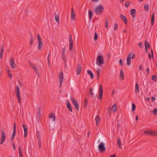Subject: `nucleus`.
I'll use <instances>...</instances> for the list:
<instances>
[{
  "instance_id": "774afa93",
  "label": "nucleus",
  "mask_w": 157,
  "mask_h": 157,
  "mask_svg": "<svg viewBox=\"0 0 157 157\" xmlns=\"http://www.w3.org/2000/svg\"><path fill=\"white\" fill-rule=\"evenodd\" d=\"M7 71V73H8V75L11 74V71L10 70L8 69Z\"/></svg>"
},
{
  "instance_id": "4c0bfd02",
  "label": "nucleus",
  "mask_w": 157,
  "mask_h": 157,
  "mask_svg": "<svg viewBox=\"0 0 157 157\" xmlns=\"http://www.w3.org/2000/svg\"><path fill=\"white\" fill-rule=\"evenodd\" d=\"M118 25L117 24V23L115 24H114V27H113L114 30L115 31H116L118 29Z\"/></svg>"
},
{
  "instance_id": "aec40b11",
  "label": "nucleus",
  "mask_w": 157,
  "mask_h": 157,
  "mask_svg": "<svg viewBox=\"0 0 157 157\" xmlns=\"http://www.w3.org/2000/svg\"><path fill=\"white\" fill-rule=\"evenodd\" d=\"M16 133V125L15 123H14L13 127V131L12 136L15 137Z\"/></svg>"
},
{
  "instance_id": "473e14b6",
  "label": "nucleus",
  "mask_w": 157,
  "mask_h": 157,
  "mask_svg": "<svg viewBox=\"0 0 157 157\" xmlns=\"http://www.w3.org/2000/svg\"><path fill=\"white\" fill-rule=\"evenodd\" d=\"M151 130H146L144 131V133L147 135H151Z\"/></svg>"
},
{
  "instance_id": "e433bc0d",
  "label": "nucleus",
  "mask_w": 157,
  "mask_h": 157,
  "mask_svg": "<svg viewBox=\"0 0 157 157\" xmlns=\"http://www.w3.org/2000/svg\"><path fill=\"white\" fill-rule=\"evenodd\" d=\"M112 109L114 112L116 111L117 110V107L116 105L115 104H113L112 107Z\"/></svg>"
},
{
  "instance_id": "79ce46f5",
  "label": "nucleus",
  "mask_w": 157,
  "mask_h": 157,
  "mask_svg": "<svg viewBox=\"0 0 157 157\" xmlns=\"http://www.w3.org/2000/svg\"><path fill=\"white\" fill-rule=\"evenodd\" d=\"M41 107H38V109L37 110V115L38 116H39L40 115Z\"/></svg>"
},
{
  "instance_id": "ddd939ff",
  "label": "nucleus",
  "mask_w": 157,
  "mask_h": 157,
  "mask_svg": "<svg viewBox=\"0 0 157 157\" xmlns=\"http://www.w3.org/2000/svg\"><path fill=\"white\" fill-rule=\"evenodd\" d=\"M66 106L68 110L71 112H72V109L71 105L68 100L67 101Z\"/></svg>"
},
{
  "instance_id": "680f3d73",
  "label": "nucleus",
  "mask_w": 157,
  "mask_h": 157,
  "mask_svg": "<svg viewBox=\"0 0 157 157\" xmlns=\"http://www.w3.org/2000/svg\"><path fill=\"white\" fill-rule=\"evenodd\" d=\"M155 97H151V101H155Z\"/></svg>"
},
{
  "instance_id": "a18cd8bd",
  "label": "nucleus",
  "mask_w": 157,
  "mask_h": 157,
  "mask_svg": "<svg viewBox=\"0 0 157 157\" xmlns=\"http://www.w3.org/2000/svg\"><path fill=\"white\" fill-rule=\"evenodd\" d=\"M98 38V34L96 33H94V40H97Z\"/></svg>"
},
{
  "instance_id": "2eb2a0df",
  "label": "nucleus",
  "mask_w": 157,
  "mask_h": 157,
  "mask_svg": "<svg viewBox=\"0 0 157 157\" xmlns=\"http://www.w3.org/2000/svg\"><path fill=\"white\" fill-rule=\"evenodd\" d=\"M130 14L133 18L135 17L136 10L135 9H132L130 11Z\"/></svg>"
},
{
  "instance_id": "338daca9",
  "label": "nucleus",
  "mask_w": 157,
  "mask_h": 157,
  "mask_svg": "<svg viewBox=\"0 0 157 157\" xmlns=\"http://www.w3.org/2000/svg\"><path fill=\"white\" fill-rule=\"evenodd\" d=\"M140 70L142 71V68H143V66L142 65H140Z\"/></svg>"
},
{
  "instance_id": "09e8293b",
  "label": "nucleus",
  "mask_w": 157,
  "mask_h": 157,
  "mask_svg": "<svg viewBox=\"0 0 157 157\" xmlns=\"http://www.w3.org/2000/svg\"><path fill=\"white\" fill-rule=\"evenodd\" d=\"M38 143L39 147L40 148L41 146V142L40 139H39L38 140Z\"/></svg>"
},
{
  "instance_id": "c756f323",
  "label": "nucleus",
  "mask_w": 157,
  "mask_h": 157,
  "mask_svg": "<svg viewBox=\"0 0 157 157\" xmlns=\"http://www.w3.org/2000/svg\"><path fill=\"white\" fill-rule=\"evenodd\" d=\"M69 43L70 44H73V41L72 39L71 35V34L69 35Z\"/></svg>"
},
{
  "instance_id": "8fccbe9b",
  "label": "nucleus",
  "mask_w": 157,
  "mask_h": 157,
  "mask_svg": "<svg viewBox=\"0 0 157 157\" xmlns=\"http://www.w3.org/2000/svg\"><path fill=\"white\" fill-rule=\"evenodd\" d=\"M130 5V2H126L125 3V6L126 7H128Z\"/></svg>"
},
{
  "instance_id": "393cba45",
  "label": "nucleus",
  "mask_w": 157,
  "mask_h": 157,
  "mask_svg": "<svg viewBox=\"0 0 157 157\" xmlns=\"http://www.w3.org/2000/svg\"><path fill=\"white\" fill-rule=\"evenodd\" d=\"M120 73V76L121 77V79L122 80H123L124 79V74L123 71L122 70H121Z\"/></svg>"
},
{
  "instance_id": "de8ad7c7",
  "label": "nucleus",
  "mask_w": 157,
  "mask_h": 157,
  "mask_svg": "<svg viewBox=\"0 0 157 157\" xmlns=\"http://www.w3.org/2000/svg\"><path fill=\"white\" fill-rule=\"evenodd\" d=\"M145 52H147V41L146 40H145Z\"/></svg>"
},
{
  "instance_id": "c9c22d12",
  "label": "nucleus",
  "mask_w": 157,
  "mask_h": 157,
  "mask_svg": "<svg viewBox=\"0 0 157 157\" xmlns=\"http://www.w3.org/2000/svg\"><path fill=\"white\" fill-rule=\"evenodd\" d=\"M112 112V109L111 107H109L107 109V114L109 116H110L111 113Z\"/></svg>"
},
{
  "instance_id": "2f4dec72",
  "label": "nucleus",
  "mask_w": 157,
  "mask_h": 157,
  "mask_svg": "<svg viewBox=\"0 0 157 157\" xmlns=\"http://www.w3.org/2000/svg\"><path fill=\"white\" fill-rule=\"evenodd\" d=\"M19 153V157H23L21 149V147L20 146L18 148Z\"/></svg>"
},
{
  "instance_id": "69168bd1",
  "label": "nucleus",
  "mask_w": 157,
  "mask_h": 157,
  "mask_svg": "<svg viewBox=\"0 0 157 157\" xmlns=\"http://www.w3.org/2000/svg\"><path fill=\"white\" fill-rule=\"evenodd\" d=\"M65 47H64L62 50V53H65Z\"/></svg>"
},
{
  "instance_id": "6ab92c4d",
  "label": "nucleus",
  "mask_w": 157,
  "mask_h": 157,
  "mask_svg": "<svg viewBox=\"0 0 157 157\" xmlns=\"http://www.w3.org/2000/svg\"><path fill=\"white\" fill-rule=\"evenodd\" d=\"M4 50V47L2 45L1 47V50L0 52V58L2 59L3 57V53Z\"/></svg>"
},
{
  "instance_id": "39448f33",
  "label": "nucleus",
  "mask_w": 157,
  "mask_h": 157,
  "mask_svg": "<svg viewBox=\"0 0 157 157\" xmlns=\"http://www.w3.org/2000/svg\"><path fill=\"white\" fill-rule=\"evenodd\" d=\"M71 100L72 104L74 105L76 110L78 111L79 109V107L77 100L74 99L73 98H71Z\"/></svg>"
},
{
  "instance_id": "5701e85b",
  "label": "nucleus",
  "mask_w": 157,
  "mask_h": 157,
  "mask_svg": "<svg viewBox=\"0 0 157 157\" xmlns=\"http://www.w3.org/2000/svg\"><path fill=\"white\" fill-rule=\"evenodd\" d=\"M139 90V86L138 84L137 83H136L135 84V93L136 94L138 93V91Z\"/></svg>"
},
{
  "instance_id": "ea45409f",
  "label": "nucleus",
  "mask_w": 157,
  "mask_h": 157,
  "mask_svg": "<svg viewBox=\"0 0 157 157\" xmlns=\"http://www.w3.org/2000/svg\"><path fill=\"white\" fill-rule=\"evenodd\" d=\"M31 38L30 40V44L31 45H32L33 42V37L32 34L31 33Z\"/></svg>"
},
{
  "instance_id": "13d9d810",
  "label": "nucleus",
  "mask_w": 157,
  "mask_h": 157,
  "mask_svg": "<svg viewBox=\"0 0 157 157\" xmlns=\"http://www.w3.org/2000/svg\"><path fill=\"white\" fill-rule=\"evenodd\" d=\"M12 144V145H13V148L14 150H15L16 149V146H15V144L13 143Z\"/></svg>"
},
{
  "instance_id": "864d4df0",
  "label": "nucleus",
  "mask_w": 157,
  "mask_h": 157,
  "mask_svg": "<svg viewBox=\"0 0 157 157\" xmlns=\"http://www.w3.org/2000/svg\"><path fill=\"white\" fill-rule=\"evenodd\" d=\"M62 56L63 59H65V58H66L65 53H62Z\"/></svg>"
},
{
  "instance_id": "1a4fd4ad",
  "label": "nucleus",
  "mask_w": 157,
  "mask_h": 157,
  "mask_svg": "<svg viewBox=\"0 0 157 157\" xmlns=\"http://www.w3.org/2000/svg\"><path fill=\"white\" fill-rule=\"evenodd\" d=\"M132 55V53L131 52L128 56V57L126 59L127 63V65L128 66H130L131 65V60Z\"/></svg>"
},
{
  "instance_id": "3c124183",
  "label": "nucleus",
  "mask_w": 157,
  "mask_h": 157,
  "mask_svg": "<svg viewBox=\"0 0 157 157\" xmlns=\"http://www.w3.org/2000/svg\"><path fill=\"white\" fill-rule=\"evenodd\" d=\"M69 49L71 51L73 49V44H70L69 45Z\"/></svg>"
},
{
  "instance_id": "7ed1b4c3",
  "label": "nucleus",
  "mask_w": 157,
  "mask_h": 157,
  "mask_svg": "<svg viewBox=\"0 0 157 157\" xmlns=\"http://www.w3.org/2000/svg\"><path fill=\"white\" fill-rule=\"evenodd\" d=\"M15 93L16 96L18 101V102L20 103H21V97L20 94L19 88L18 85H17L16 86Z\"/></svg>"
},
{
  "instance_id": "a878e982",
  "label": "nucleus",
  "mask_w": 157,
  "mask_h": 157,
  "mask_svg": "<svg viewBox=\"0 0 157 157\" xmlns=\"http://www.w3.org/2000/svg\"><path fill=\"white\" fill-rule=\"evenodd\" d=\"M55 19L56 21L58 23L59 22V17L58 15L56 13L55 14Z\"/></svg>"
},
{
  "instance_id": "f03ea898",
  "label": "nucleus",
  "mask_w": 157,
  "mask_h": 157,
  "mask_svg": "<svg viewBox=\"0 0 157 157\" xmlns=\"http://www.w3.org/2000/svg\"><path fill=\"white\" fill-rule=\"evenodd\" d=\"M104 60L102 56H98L97 58L96 64L99 66L104 63Z\"/></svg>"
},
{
  "instance_id": "e2e57ef3",
  "label": "nucleus",
  "mask_w": 157,
  "mask_h": 157,
  "mask_svg": "<svg viewBox=\"0 0 157 157\" xmlns=\"http://www.w3.org/2000/svg\"><path fill=\"white\" fill-rule=\"evenodd\" d=\"M37 137L38 138H39V139H40V134H39L37 133Z\"/></svg>"
},
{
  "instance_id": "58836bf2",
  "label": "nucleus",
  "mask_w": 157,
  "mask_h": 157,
  "mask_svg": "<svg viewBox=\"0 0 157 157\" xmlns=\"http://www.w3.org/2000/svg\"><path fill=\"white\" fill-rule=\"evenodd\" d=\"M136 109V105L134 103L132 104V111L134 112Z\"/></svg>"
},
{
  "instance_id": "20e7f679",
  "label": "nucleus",
  "mask_w": 157,
  "mask_h": 157,
  "mask_svg": "<svg viewBox=\"0 0 157 157\" xmlns=\"http://www.w3.org/2000/svg\"><path fill=\"white\" fill-rule=\"evenodd\" d=\"M37 39L38 42V49L39 50H41L42 49L43 44L40 36L39 34L37 35Z\"/></svg>"
},
{
  "instance_id": "9d476101",
  "label": "nucleus",
  "mask_w": 157,
  "mask_h": 157,
  "mask_svg": "<svg viewBox=\"0 0 157 157\" xmlns=\"http://www.w3.org/2000/svg\"><path fill=\"white\" fill-rule=\"evenodd\" d=\"M22 126L24 130V135L25 138H26L28 134V128L25 124H23Z\"/></svg>"
},
{
  "instance_id": "a211bd4d",
  "label": "nucleus",
  "mask_w": 157,
  "mask_h": 157,
  "mask_svg": "<svg viewBox=\"0 0 157 157\" xmlns=\"http://www.w3.org/2000/svg\"><path fill=\"white\" fill-rule=\"evenodd\" d=\"M87 72V74L90 75V78L93 79L94 78V75L92 71L90 70H88Z\"/></svg>"
},
{
  "instance_id": "4468645a",
  "label": "nucleus",
  "mask_w": 157,
  "mask_h": 157,
  "mask_svg": "<svg viewBox=\"0 0 157 157\" xmlns=\"http://www.w3.org/2000/svg\"><path fill=\"white\" fill-rule=\"evenodd\" d=\"M75 12L73 8L71 9V20H75Z\"/></svg>"
},
{
  "instance_id": "f3484780",
  "label": "nucleus",
  "mask_w": 157,
  "mask_h": 157,
  "mask_svg": "<svg viewBox=\"0 0 157 157\" xmlns=\"http://www.w3.org/2000/svg\"><path fill=\"white\" fill-rule=\"evenodd\" d=\"M120 17L121 19L124 22L125 24L127 23V19L126 17L123 15H121Z\"/></svg>"
},
{
  "instance_id": "37998d69",
  "label": "nucleus",
  "mask_w": 157,
  "mask_h": 157,
  "mask_svg": "<svg viewBox=\"0 0 157 157\" xmlns=\"http://www.w3.org/2000/svg\"><path fill=\"white\" fill-rule=\"evenodd\" d=\"M152 79L154 81H155L157 79L156 76L155 75H153L151 77Z\"/></svg>"
},
{
  "instance_id": "bf43d9fd",
  "label": "nucleus",
  "mask_w": 157,
  "mask_h": 157,
  "mask_svg": "<svg viewBox=\"0 0 157 157\" xmlns=\"http://www.w3.org/2000/svg\"><path fill=\"white\" fill-rule=\"evenodd\" d=\"M138 45L141 48L142 47V43L141 42L139 43L138 44Z\"/></svg>"
},
{
  "instance_id": "f704fd0d",
  "label": "nucleus",
  "mask_w": 157,
  "mask_h": 157,
  "mask_svg": "<svg viewBox=\"0 0 157 157\" xmlns=\"http://www.w3.org/2000/svg\"><path fill=\"white\" fill-rule=\"evenodd\" d=\"M93 88H90L89 90V94L92 97H93L94 95V93L93 92Z\"/></svg>"
},
{
  "instance_id": "423d86ee",
  "label": "nucleus",
  "mask_w": 157,
  "mask_h": 157,
  "mask_svg": "<svg viewBox=\"0 0 157 157\" xmlns=\"http://www.w3.org/2000/svg\"><path fill=\"white\" fill-rule=\"evenodd\" d=\"M98 93V98L99 100H101L102 98L103 94V87L101 85H99Z\"/></svg>"
},
{
  "instance_id": "5fc2aeb1",
  "label": "nucleus",
  "mask_w": 157,
  "mask_h": 157,
  "mask_svg": "<svg viewBox=\"0 0 157 157\" xmlns=\"http://www.w3.org/2000/svg\"><path fill=\"white\" fill-rule=\"evenodd\" d=\"M105 27L106 28H107L108 25V22L107 21H105Z\"/></svg>"
},
{
  "instance_id": "4d7b16f0",
  "label": "nucleus",
  "mask_w": 157,
  "mask_h": 157,
  "mask_svg": "<svg viewBox=\"0 0 157 157\" xmlns=\"http://www.w3.org/2000/svg\"><path fill=\"white\" fill-rule=\"evenodd\" d=\"M147 48H148V49H149L150 48V45L148 42H147Z\"/></svg>"
},
{
  "instance_id": "72a5a7b5",
  "label": "nucleus",
  "mask_w": 157,
  "mask_h": 157,
  "mask_svg": "<svg viewBox=\"0 0 157 157\" xmlns=\"http://www.w3.org/2000/svg\"><path fill=\"white\" fill-rule=\"evenodd\" d=\"M117 141L118 147L119 148H121V143L120 140L119 139H117Z\"/></svg>"
},
{
  "instance_id": "f8f14e48",
  "label": "nucleus",
  "mask_w": 157,
  "mask_h": 157,
  "mask_svg": "<svg viewBox=\"0 0 157 157\" xmlns=\"http://www.w3.org/2000/svg\"><path fill=\"white\" fill-rule=\"evenodd\" d=\"M10 65L11 67L13 69H14L16 67V65L15 63L14 60L13 58L10 59Z\"/></svg>"
},
{
  "instance_id": "6e6d98bb",
  "label": "nucleus",
  "mask_w": 157,
  "mask_h": 157,
  "mask_svg": "<svg viewBox=\"0 0 157 157\" xmlns=\"http://www.w3.org/2000/svg\"><path fill=\"white\" fill-rule=\"evenodd\" d=\"M59 83H60V85H59V88H61V86L62 85V84L63 83V81H62V80H60V81H59Z\"/></svg>"
},
{
  "instance_id": "0e129e2a",
  "label": "nucleus",
  "mask_w": 157,
  "mask_h": 157,
  "mask_svg": "<svg viewBox=\"0 0 157 157\" xmlns=\"http://www.w3.org/2000/svg\"><path fill=\"white\" fill-rule=\"evenodd\" d=\"M149 71H150V70H149V68H147V69H146V71L147 74H148L149 73Z\"/></svg>"
},
{
  "instance_id": "052dcab7",
  "label": "nucleus",
  "mask_w": 157,
  "mask_h": 157,
  "mask_svg": "<svg viewBox=\"0 0 157 157\" xmlns=\"http://www.w3.org/2000/svg\"><path fill=\"white\" fill-rule=\"evenodd\" d=\"M151 53L152 55V58L154 57L153 54V51L152 49H151Z\"/></svg>"
},
{
  "instance_id": "412c9836",
  "label": "nucleus",
  "mask_w": 157,
  "mask_h": 157,
  "mask_svg": "<svg viewBox=\"0 0 157 157\" xmlns=\"http://www.w3.org/2000/svg\"><path fill=\"white\" fill-rule=\"evenodd\" d=\"M59 81H60V80H62V81H63V73L62 71H61L59 74Z\"/></svg>"
},
{
  "instance_id": "c85d7f7f",
  "label": "nucleus",
  "mask_w": 157,
  "mask_h": 157,
  "mask_svg": "<svg viewBox=\"0 0 157 157\" xmlns=\"http://www.w3.org/2000/svg\"><path fill=\"white\" fill-rule=\"evenodd\" d=\"M33 71L36 72V74L39 75V73L37 68L34 66H33V67H32Z\"/></svg>"
},
{
  "instance_id": "f257e3e1",
  "label": "nucleus",
  "mask_w": 157,
  "mask_h": 157,
  "mask_svg": "<svg viewBox=\"0 0 157 157\" xmlns=\"http://www.w3.org/2000/svg\"><path fill=\"white\" fill-rule=\"evenodd\" d=\"M94 10L95 13L100 15L102 13L104 10V8L102 5H99L95 7Z\"/></svg>"
},
{
  "instance_id": "603ef678",
  "label": "nucleus",
  "mask_w": 157,
  "mask_h": 157,
  "mask_svg": "<svg viewBox=\"0 0 157 157\" xmlns=\"http://www.w3.org/2000/svg\"><path fill=\"white\" fill-rule=\"evenodd\" d=\"M119 63L121 65H123V63L122 62V60L121 59H120L119 60Z\"/></svg>"
},
{
  "instance_id": "a19ab883",
  "label": "nucleus",
  "mask_w": 157,
  "mask_h": 157,
  "mask_svg": "<svg viewBox=\"0 0 157 157\" xmlns=\"http://www.w3.org/2000/svg\"><path fill=\"white\" fill-rule=\"evenodd\" d=\"M88 104V101L87 98H86L84 101V107L86 108Z\"/></svg>"
},
{
  "instance_id": "b1692460",
  "label": "nucleus",
  "mask_w": 157,
  "mask_h": 157,
  "mask_svg": "<svg viewBox=\"0 0 157 157\" xmlns=\"http://www.w3.org/2000/svg\"><path fill=\"white\" fill-rule=\"evenodd\" d=\"M88 14L89 19L90 20H91L92 19L93 15V14L92 12V11L90 10H89L88 11Z\"/></svg>"
},
{
  "instance_id": "dca6fc26",
  "label": "nucleus",
  "mask_w": 157,
  "mask_h": 157,
  "mask_svg": "<svg viewBox=\"0 0 157 157\" xmlns=\"http://www.w3.org/2000/svg\"><path fill=\"white\" fill-rule=\"evenodd\" d=\"M95 120L96 125H99L100 122V117L98 116H97L95 117Z\"/></svg>"
},
{
  "instance_id": "4be33fe9",
  "label": "nucleus",
  "mask_w": 157,
  "mask_h": 157,
  "mask_svg": "<svg viewBox=\"0 0 157 157\" xmlns=\"http://www.w3.org/2000/svg\"><path fill=\"white\" fill-rule=\"evenodd\" d=\"M154 20H155V13H153L151 15V25L152 26L154 24Z\"/></svg>"
},
{
  "instance_id": "bb28decb",
  "label": "nucleus",
  "mask_w": 157,
  "mask_h": 157,
  "mask_svg": "<svg viewBox=\"0 0 157 157\" xmlns=\"http://www.w3.org/2000/svg\"><path fill=\"white\" fill-rule=\"evenodd\" d=\"M49 117L50 118H53V119L52 120V121H55L56 119V117L55 116V115L54 113H51L49 116Z\"/></svg>"
},
{
  "instance_id": "9b49d317",
  "label": "nucleus",
  "mask_w": 157,
  "mask_h": 157,
  "mask_svg": "<svg viewBox=\"0 0 157 157\" xmlns=\"http://www.w3.org/2000/svg\"><path fill=\"white\" fill-rule=\"evenodd\" d=\"M78 67L76 69V73L77 75H79L81 72L82 67L81 64L78 63L77 65Z\"/></svg>"
},
{
  "instance_id": "7c9ffc66",
  "label": "nucleus",
  "mask_w": 157,
  "mask_h": 157,
  "mask_svg": "<svg viewBox=\"0 0 157 157\" xmlns=\"http://www.w3.org/2000/svg\"><path fill=\"white\" fill-rule=\"evenodd\" d=\"M151 136H157V131L151 130Z\"/></svg>"
},
{
  "instance_id": "c03bdc74",
  "label": "nucleus",
  "mask_w": 157,
  "mask_h": 157,
  "mask_svg": "<svg viewBox=\"0 0 157 157\" xmlns=\"http://www.w3.org/2000/svg\"><path fill=\"white\" fill-rule=\"evenodd\" d=\"M144 8L146 11H148L149 9L148 6L147 4H145L144 6Z\"/></svg>"
},
{
  "instance_id": "6e6552de",
  "label": "nucleus",
  "mask_w": 157,
  "mask_h": 157,
  "mask_svg": "<svg viewBox=\"0 0 157 157\" xmlns=\"http://www.w3.org/2000/svg\"><path fill=\"white\" fill-rule=\"evenodd\" d=\"M6 138V135L5 133L3 130L2 131L1 137V140L0 144H2L5 141Z\"/></svg>"
},
{
  "instance_id": "cd10ccee",
  "label": "nucleus",
  "mask_w": 157,
  "mask_h": 157,
  "mask_svg": "<svg viewBox=\"0 0 157 157\" xmlns=\"http://www.w3.org/2000/svg\"><path fill=\"white\" fill-rule=\"evenodd\" d=\"M101 70L100 68H98L97 69V79H98L99 77V75L100 74Z\"/></svg>"
},
{
  "instance_id": "49530a36",
  "label": "nucleus",
  "mask_w": 157,
  "mask_h": 157,
  "mask_svg": "<svg viewBox=\"0 0 157 157\" xmlns=\"http://www.w3.org/2000/svg\"><path fill=\"white\" fill-rule=\"evenodd\" d=\"M154 115H156L157 113V109L155 108L152 111Z\"/></svg>"
},
{
  "instance_id": "0eeeda50",
  "label": "nucleus",
  "mask_w": 157,
  "mask_h": 157,
  "mask_svg": "<svg viewBox=\"0 0 157 157\" xmlns=\"http://www.w3.org/2000/svg\"><path fill=\"white\" fill-rule=\"evenodd\" d=\"M98 150L101 152L105 151V148L104 143L102 142L100 143L98 146Z\"/></svg>"
}]
</instances>
